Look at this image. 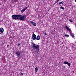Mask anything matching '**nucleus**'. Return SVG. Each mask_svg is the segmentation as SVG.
Returning <instances> with one entry per match:
<instances>
[{
    "label": "nucleus",
    "instance_id": "nucleus-1",
    "mask_svg": "<svg viewBox=\"0 0 76 76\" xmlns=\"http://www.w3.org/2000/svg\"><path fill=\"white\" fill-rule=\"evenodd\" d=\"M26 17V15H24L23 16L19 15H13L12 16V19L15 20H17L19 19L20 20H25V19Z\"/></svg>",
    "mask_w": 76,
    "mask_h": 76
},
{
    "label": "nucleus",
    "instance_id": "nucleus-2",
    "mask_svg": "<svg viewBox=\"0 0 76 76\" xmlns=\"http://www.w3.org/2000/svg\"><path fill=\"white\" fill-rule=\"evenodd\" d=\"M32 46L34 50H39V45H36L35 44H34Z\"/></svg>",
    "mask_w": 76,
    "mask_h": 76
},
{
    "label": "nucleus",
    "instance_id": "nucleus-3",
    "mask_svg": "<svg viewBox=\"0 0 76 76\" xmlns=\"http://www.w3.org/2000/svg\"><path fill=\"white\" fill-rule=\"evenodd\" d=\"M32 39L33 40H35L36 39V38L37 37V36L34 34V33L33 32V34L32 36Z\"/></svg>",
    "mask_w": 76,
    "mask_h": 76
},
{
    "label": "nucleus",
    "instance_id": "nucleus-4",
    "mask_svg": "<svg viewBox=\"0 0 76 76\" xmlns=\"http://www.w3.org/2000/svg\"><path fill=\"white\" fill-rule=\"evenodd\" d=\"M15 55L17 57H19L20 56V52H16L15 53Z\"/></svg>",
    "mask_w": 76,
    "mask_h": 76
},
{
    "label": "nucleus",
    "instance_id": "nucleus-5",
    "mask_svg": "<svg viewBox=\"0 0 76 76\" xmlns=\"http://www.w3.org/2000/svg\"><path fill=\"white\" fill-rule=\"evenodd\" d=\"M30 23H31V24L33 25H34V26H36V25H37V24H36V23L33 22V21H30Z\"/></svg>",
    "mask_w": 76,
    "mask_h": 76
},
{
    "label": "nucleus",
    "instance_id": "nucleus-6",
    "mask_svg": "<svg viewBox=\"0 0 76 76\" xmlns=\"http://www.w3.org/2000/svg\"><path fill=\"white\" fill-rule=\"evenodd\" d=\"M0 32L1 33H3V32H4V29H3V28H0Z\"/></svg>",
    "mask_w": 76,
    "mask_h": 76
},
{
    "label": "nucleus",
    "instance_id": "nucleus-7",
    "mask_svg": "<svg viewBox=\"0 0 76 76\" xmlns=\"http://www.w3.org/2000/svg\"><path fill=\"white\" fill-rule=\"evenodd\" d=\"M65 28H66V29L67 30V31H70V28H69L67 26H65Z\"/></svg>",
    "mask_w": 76,
    "mask_h": 76
},
{
    "label": "nucleus",
    "instance_id": "nucleus-8",
    "mask_svg": "<svg viewBox=\"0 0 76 76\" xmlns=\"http://www.w3.org/2000/svg\"><path fill=\"white\" fill-rule=\"evenodd\" d=\"M36 39L37 40H39L40 39V36H39V35H38L36 38Z\"/></svg>",
    "mask_w": 76,
    "mask_h": 76
},
{
    "label": "nucleus",
    "instance_id": "nucleus-9",
    "mask_svg": "<svg viewBox=\"0 0 76 76\" xmlns=\"http://www.w3.org/2000/svg\"><path fill=\"white\" fill-rule=\"evenodd\" d=\"M38 70V68L37 67H36V68H35V71L36 72H37Z\"/></svg>",
    "mask_w": 76,
    "mask_h": 76
},
{
    "label": "nucleus",
    "instance_id": "nucleus-10",
    "mask_svg": "<svg viewBox=\"0 0 76 76\" xmlns=\"http://www.w3.org/2000/svg\"><path fill=\"white\" fill-rule=\"evenodd\" d=\"M63 3H64V1L60 2H59V4H63Z\"/></svg>",
    "mask_w": 76,
    "mask_h": 76
},
{
    "label": "nucleus",
    "instance_id": "nucleus-11",
    "mask_svg": "<svg viewBox=\"0 0 76 76\" xmlns=\"http://www.w3.org/2000/svg\"><path fill=\"white\" fill-rule=\"evenodd\" d=\"M25 10L23 9L21 11V12H22V13H23V12H25Z\"/></svg>",
    "mask_w": 76,
    "mask_h": 76
},
{
    "label": "nucleus",
    "instance_id": "nucleus-12",
    "mask_svg": "<svg viewBox=\"0 0 76 76\" xmlns=\"http://www.w3.org/2000/svg\"><path fill=\"white\" fill-rule=\"evenodd\" d=\"M65 37H69V35L68 34H66L65 35Z\"/></svg>",
    "mask_w": 76,
    "mask_h": 76
},
{
    "label": "nucleus",
    "instance_id": "nucleus-13",
    "mask_svg": "<svg viewBox=\"0 0 76 76\" xmlns=\"http://www.w3.org/2000/svg\"><path fill=\"white\" fill-rule=\"evenodd\" d=\"M61 9H63V10H64V7H63L62 6H61L60 7Z\"/></svg>",
    "mask_w": 76,
    "mask_h": 76
},
{
    "label": "nucleus",
    "instance_id": "nucleus-14",
    "mask_svg": "<svg viewBox=\"0 0 76 76\" xmlns=\"http://www.w3.org/2000/svg\"><path fill=\"white\" fill-rule=\"evenodd\" d=\"M67 64L68 65L69 67L70 66V63H69V62Z\"/></svg>",
    "mask_w": 76,
    "mask_h": 76
},
{
    "label": "nucleus",
    "instance_id": "nucleus-15",
    "mask_svg": "<svg viewBox=\"0 0 76 76\" xmlns=\"http://www.w3.org/2000/svg\"><path fill=\"white\" fill-rule=\"evenodd\" d=\"M71 36L73 38H75V37H74V36L72 34H71Z\"/></svg>",
    "mask_w": 76,
    "mask_h": 76
},
{
    "label": "nucleus",
    "instance_id": "nucleus-16",
    "mask_svg": "<svg viewBox=\"0 0 76 76\" xmlns=\"http://www.w3.org/2000/svg\"><path fill=\"white\" fill-rule=\"evenodd\" d=\"M68 62H66V61H65L64 62V64H67L68 63Z\"/></svg>",
    "mask_w": 76,
    "mask_h": 76
},
{
    "label": "nucleus",
    "instance_id": "nucleus-17",
    "mask_svg": "<svg viewBox=\"0 0 76 76\" xmlns=\"http://www.w3.org/2000/svg\"><path fill=\"white\" fill-rule=\"evenodd\" d=\"M69 32H70V35L72 34V31H71V30H70V31H69Z\"/></svg>",
    "mask_w": 76,
    "mask_h": 76
},
{
    "label": "nucleus",
    "instance_id": "nucleus-18",
    "mask_svg": "<svg viewBox=\"0 0 76 76\" xmlns=\"http://www.w3.org/2000/svg\"><path fill=\"white\" fill-rule=\"evenodd\" d=\"M69 22H72L73 20H72L69 19Z\"/></svg>",
    "mask_w": 76,
    "mask_h": 76
},
{
    "label": "nucleus",
    "instance_id": "nucleus-19",
    "mask_svg": "<svg viewBox=\"0 0 76 76\" xmlns=\"http://www.w3.org/2000/svg\"><path fill=\"white\" fill-rule=\"evenodd\" d=\"M28 7H25L24 8H23V9L25 10H26V9H27V8Z\"/></svg>",
    "mask_w": 76,
    "mask_h": 76
},
{
    "label": "nucleus",
    "instance_id": "nucleus-20",
    "mask_svg": "<svg viewBox=\"0 0 76 76\" xmlns=\"http://www.w3.org/2000/svg\"><path fill=\"white\" fill-rule=\"evenodd\" d=\"M58 3V1H56L54 3V4H56V3Z\"/></svg>",
    "mask_w": 76,
    "mask_h": 76
},
{
    "label": "nucleus",
    "instance_id": "nucleus-21",
    "mask_svg": "<svg viewBox=\"0 0 76 76\" xmlns=\"http://www.w3.org/2000/svg\"><path fill=\"white\" fill-rule=\"evenodd\" d=\"M44 35H47V34L46 33V32H45L44 33Z\"/></svg>",
    "mask_w": 76,
    "mask_h": 76
},
{
    "label": "nucleus",
    "instance_id": "nucleus-22",
    "mask_svg": "<svg viewBox=\"0 0 76 76\" xmlns=\"http://www.w3.org/2000/svg\"><path fill=\"white\" fill-rule=\"evenodd\" d=\"M21 75H22V76H23V73H21Z\"/></svg>",
    "mask_w": 76,
    "mask_h": 76
},
{
    "label": "nucleus",
    "instance_id": "nucleus-23",
    "mask_svg": "<svg viewBox=\"0 0 76 76\" xmlns=\"http://www.w3.org/2000/svg\"><path fill=\"white\" fill-rule=\"evenodd\" d=\"M20 45V44H18V45L19 47V46Z\"/></svg>",
    "mask_w": 76,
    "mask_h": 76
},
{
    "label": "nucleus",
    "instance_id": "nucleus-24",
    "mask_svg": "<svg viewBox=\"0 0 76 76\" xmlns=\"http://www.w3.org/2000/svg\"><path fill=\"white\" fill-rule=\"evenodd\" d=\"M9 47V45H7V47Z\"/></svg>",
    "mask_w": 76,
    "mask_h": 76
},
{
    "label": "nucleus",
    "instance_id": "nucleus-25",
    "mask_svg": "<svg viewBox=\"0 0 76 76\" xmlns=\"http://www.w3.org/2000/svg\"><path fill=\"white\" fill-rule=\"evenodd\" d=\"M64 68H66V67H65V66H64Z\"/></svg>",
    "mask_w": 76,
    "mask_h": 76
},
{
    "label": "nucleus",
    "instance_id": "nucleus-26",
    "mask_svg": "<svg viewBox=\"0 0 76 76\" xmlns=\"http://www.w3.org/2000/svg\"><path fill=\"white\" fill-rule=\"evenodd\" d=\"M59 0H57V1H59Z\"/></svg>",
    "mask_w": 76,
    "mask_h": 76
},
{
    "label": "nucleus",
    "instance_id": "nucleus-27",
    "mask_svg": "<svg viewBox=\"0 0 76 76\" xmlns=\"http://www.w3.org/2000/svg\"><path fill=\"white\" fill-rule=\"evenodd\" d=\"M75 2H76V0H75Z\"/></svg>",
    "mask_w": 76,
    "mask_h": 76
},
{
    "label": "nucleus",
    "instance_id": "nucleus-28",
    "mask_svg": "<svg viewBox=\"0 0 76 76\" xmlns=\"http://www.w3.org/2000/svg\"><path fill=\"white\" fill-rule=\"evenodd\" d=\"M1 34V33H0V34Z\"/></svg>",
    "mask_w": 76,
    "mask_h": 76
},
{
    "label": "nucleus",
    "instance_id": "nucleus-29",
    "mask_svg": "<svg viewBox=\"0 0 76 76\" xmlns=\"http://www.w3.org/2000/svg\"><path fill=\"white\" fill-rule=\"evenodd\" d=\"M15 0L17 1V0Z\"/></svg>",
    "mask_w": 76,
    "mask_h": 76
}]
</instances>
